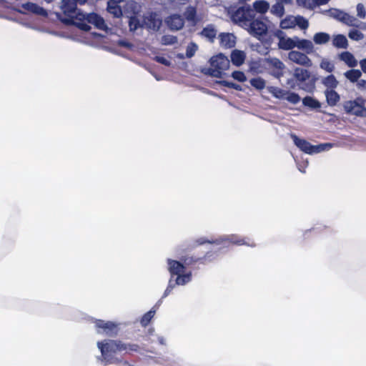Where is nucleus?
<instances>
[{
  "instance_id": "obj_1",
  "label": "nucleus",
  "mask_w": 366,
  "mask_h": 366,
  "mask_svg": "<svg viewBox=\"0 0 366 366\" xmlns=\"http://www.w3.org/2000/svg\"><path fill=\"white\" fill-rule=\"evenodd\" d=\"M61 10L68 17L63 20L65 22H71L84 31H89L91 26L88 24L94 25L97 29L107 31L108 27L104 19L96 13L84 14L76 8L74 0H61Z\"/></svg>"
},
{
  "instance_id": "obj_2",
  "label": "nucleus",
  "mask_w": 366,
  "mask_h": 366,
  "mask_svg": "<svg viewBox=\"0 0 366 366\" xmlns=\"http://www.w3.org/2000/svg\"><path fill=\"white\" fill-rule=\"evenodd\" d=\"M209 62L211 67L204 69L203 72L217 78H222L224 71L229 66V60L222 54L212 56Z\"/></svg>"
},
{
  "instance_id": "obj_3",
  "label": "nucleus",
  "mask_w": 366,
  "mask_h": 366,
  "mask_svg": "<svg viewBox=\"0 0 366 366\" xmlns=\"http://www.w3.org/2000/svg\"><path fill=\"white\" fill-rule=\"evenodd\" d=\"M255 16V11L251 7L242 6L231 14V19L245 29Z\"/></svg>"
},
{
  "instance_id": "obj_4",
  "label": "nucleus",
  "mask_w": 366,
  "mask_h": 366,
  "mask_svg": "<svg viewBox=\"0 0 366 366\" xmlns=\"http://www.w3.org/2000/svg\"><path fill=\"white\" fill-rule=\"evenodd\" d=\"M365 100L362 97H357L355 100L345 101L343 103V108L347 114L365 117Z\"/></svg>"
},
{
  "instance_id": "obj_5",
  "label": "nucleus",
  "mask_w": 366,
  "mask_h": 366,
  "mask_svg": "<svg viewBox=\"0 0 366 366\" xmlns=\"http://www.w3.org/2000/svg\"><path fill=\"white\" fill-rule=\"evenodd\" d=\"M291 138L292 139L295 144L298 148H300V149L310 154L319 153L322 151H324L326 148L332 147L330 144H323L313 146L305 139L297 137L295 134H291Z\"/></svg>"
},
{
  "instance_id": "obj_6",
  "label": "nucleus",
  "mask_w": 366,
  "mask_h": 366,
  "mask_svg": "<svg viewBox=\"0 0 366 366\" xmlns=\"http://www.w3.org/2000/svg\"><path fill=\"white\" fill-rule=\"evenodd\" d=\"M264 63L266 68L272 76L280 79L284 76L286 66L280 59L269 56L264 59Z\"/></svg>"
},
{
  "instance_id": "obj_7",
  "label": "nucleus",
  "mask_w": 366,
  "mask_h": 366,
  "mask_svg": "<svg viewBox=\"0 0 366 366\" xmlns=\"http://www.w3.org/2000/svg\"><path fill=\"white\" fill-rule=\"evenodd\" d=\"M298 26L301 29L309 26L308 21L302 16H287L280 21V27L283 29H293Z\"/></svg>"
},
{
  "instance_id": "obj_8",
  "label": "nucleus",
  "mask_w": 366,
  "mask_h": 366,
  "mask_svg": "<svg viewBox=\"0 0 366 366\" xmlns=\"http://www.w3.org/2000/svg\"><path fill=\"white\" fill-rule=\"evenodd\" d=\"M97 346L101 350L104 360L106 362L109 361L110 357L113 353L122 349L119 345L113 340H109L105 343L99 342Z\"/></svg>"
},
{
  "instance_id": "obj_9",
  "label": "nucleus",
  "mask_w": 366,
  "mask_h": 366,
  "mask_svg": "<svg viewBox=\"0 0 366 366\" xmlns=\"http://www.w3.org/2000/svg\"><path fill=\"white\" fill-rule=\"evenodd\" d=\"M249 25L245 29L254 36H260L266 34L267 26L265 23L256 16L250 21Z\"/></svg>"
},
{
  "instance_id": "obj_10",
  "label": "nucleus",
  "mask_w": 366,
  "mask_h": 366,
  "mask_svg": "<svg viewBox=\"0 0 366 366\" xmlns=\"http://www.w3.org/2000/svg\"><path fill=\"white\" fill-rule=\"evenodd\" d=\"M288 59L292 62L302 66L310 67L312 65V60L307 54L300 51L292 50L288 53Z\"/></svg>"
},
{
  "instance_id": "obj_11",
  "label": "nucleus",
  "mask_w": 366,
  "mask_h": 366,
  "mask_svg": "<svg viewBox=\"0 0 366 366\" xmlns=\"http://www.w3.org/2000/svg\"><path fill=\"white\" fill-rule=\"evenodd\" d=\"M144 28L149 30L158 31L162 25V19L156 13H149L142 17Z\"/></svg>"
},
{
  "instance_id": "obj_12",
  "label": "nucleus",
  "mask_w": 366,
  "mask_h": 366,
  "mask_svg": "<svg viewBox=\"0 0 366 366\" xmlns=\"http://www.w3.org/2000/svg\"><path fill=\"white\" fill-rule=\"evenodd\" d=\"M297 47L299 50L303 51L306 54H311L315 51L314 44L312 41L306 39H297Z\"/></svg>"
},
{
  "instance_id": "obj_13",
  "label": "nucleus",
  "mask_w": 366,
  "mask_h": 366,
  "mask_svg": "<svg viewBox=\"0 0 366 366\" xmlns=\"http://www.w3.org/2000/svg\"><path fill=\"white\" fill-rule=\"evenodd\" d=\"M220 45L224 48H232L235 46L236 36L232 33L219 34Z\"/></svg>"
},
{
  "instance_id": "obj_14",
  "label": "nucleus",
  "mask_w": 366,
  "mask_h": 366,
  "mask_svg": "<svg viewBox=\"0 0 366 366\" xmlns=\"http://www.w3.org/2000/svg\"><path fill=\"white\" fill-rule=\"evenodd\" d=\"M297 39L298 36H294L292 38L286 36L285 38H282V39H280V42H278L277 44L278 47L282 50L292 51L294 48L297 47Z\"/></svg>"
},
{
  "instance_id": "obj_15",
  "label": "nucleus",
  "mask_w": 366,
  "mask_h": 366,
  "mask_svg": "<svg viewBox=\"0 0 366 366\" xmlns=\"http://www.w3.org/2000/svg\"><path fill=\"white\" fill-rule=\"evenodd\" d=\"M167 25L172 30H179L184 24V21L180 15L174 14L167 20Z\"/></svg>"
},
{
  "instance_id": "obj_16",
  "label": "nucleus",
  "mask_w": 366,
  "mask_h": 366,
  "mask_svg": "<svg viewBox=\"0 0 366 366\" xmlns=\"http://www.w3.org/2000/svg\"><path fill=\"white\" fill-rule=\"evenodd\" d=\"M96 325L97 327L102 328L107 335H112L117 332V325L113 322H105L102 320H98L96 322Z\"/></svg>"
},
{
  "instance_id": "obj_17",
  "label": "nucleus",
  "mask_w": 366,
  "mask_h": 366,
  "mask_svg": "<svg viewBox=\"0 0 366 366\" xmlns=\"http://www.w3.org/2000/svg\"><path fill=\"white\" fill-rule=\"evenodd\" d=\"M293 76L297 81L300 82H305L310 78L311 74L310 71L302 67H296L294 69Z\"/></svg>"
},
{
  "instance_id": "obj_18",
  "label": "nucleus",
  "mask_w": 366,
  "mask_h": 366,
  "mask_svg": "<svg viewBox=\"0 0 366 366\" xmlns=\"http://www.w3.org/2000/svg\"><path fill=\"white\" fill-rule=\"evenodd\" d=\"M338 58L350 67H355L358 63L354 55L349 51H343L340 53L338 55Z\"/></svg>"
},
{
  "instance_id": "obj_19",
  "label": "nucleus",
  "mask_w": 366,
  "mask_h": 366,
  "mask_svg": "<svg viewBox=\"0 0 366 366\" xmlns=\"http://www.w3.org/2000/svg\"><path fill=\"white\" fill-rule=\"evenodd\" d=\"M22 6L24 9H26L29 11H31L34 14H38L40 16H47V11L44 8L39 6V5H37L36 4L28 2L26 4H24Z\"/></svg>"
},
{
  "instance_id": "obj_20",
  "label": "nucleus",
  "mask_w": 366,
  "mask_h": 366,
  "mask_svg": "<svg viewBox=\"0 0 366 366\" xmlns=\"http://www.w3.org/2000/svg\"><path fill=\"white\" fill-rule=\"evenodd\" d=\"M332 42V45L337 49H347L348 47V41L346 36L342 34L334 35Z\"/></svg>"
},
{
  "instance_id": "obj_21",
  "label": "nucleus",
  "mask_w": 366,
  "mask_h": 366,
  "mask_svg": "<svg viewBox=\"0 0 366 366\" xmlns=\"http://www.w3.org/2000/svg\"><path fill=\"white\" fill-rule=\"evenodd\" d=\"M327 102L330 106H335L340 101V95L335 91V89H326L325 91Z\"/></svg>"
},
{
  "instance_id": "obj_22",
  "label": "nucleus",
  "mask_w": 366,
  "mask_h": 366,
  "mask_svg": "<svg viewBox=\"0 0 366 366\" xmlns=\"http://www.w3.org/2000/svg\"><path fill=\"white\" fill-rule=\"evenodd\" d=\"M169 270L172 274L179 275L184 272V267L182 264L174 260H168Z\"/></svg>"
},
{
  "instance_id": "obj_23",
  "label": "nucleus",
  "mask_w": 366,
  "mask_h": 366,
  "mask_svg": "<svg viewBox=\"0 0 366 366\" xmlns=\"http://www.w3.org/2000/svg\"><path fill=\"white\" fill-rule=\"evenodd\" d=\"M321 82L327 89H335L339 84L336 77L332 74L323 77L321 79Z\"/></svg>"
},
{
  "instance_id": "obj_24",
  "label": "nucleus",
  "mask_w": 366,
  "mask_h": 366,
  "mask_svg": "<svg viewBox=\"0 0 366 366\" xmlns=\"http://www.w3.org/2000/svg\"><path fill=\"white\" fill-rule=\"evenodd\" d=\"M246 55L244 51L240 50H234L231 54V59L236 66L242 65L245 60Z\"/></svg>"
},
{
  "instance_id": "obj_25",
  "label": "nucleus",
  "mask_w": 366,
  "mask_h": 366,
  "mask_svg": "<svg viewBox=\"0 0 366 366\" xmlns=\"http://www.w3.org/2000/svg\"><path fill=\"white\" fill-rule=\"evenodd\" d=\"M217 30L212 24L207 25L201 32V34L209 41H213L216 37Z\"/></svg>"
},
{
  "instance_id": "obj_26",
  "label": "nucleus",
  "mask_w": 366,
  "mask_h": 366,
  "mask_svg": "<svg viewBox=\"0 0 366 366\" xmlns=\"http://www.w3.org/2000/svg\"><path fill=\"white\" fill-rule=\"evenodd\" d=\"M119 3V2L116 1H108L107 8L108 12L117 18H119L122 15V9L118 5Z\"/></svg>"
},
{
  "instance_id": "obj_27",
  "label": "nucleus",
  "mask_w": 366,
  "mask_h": 366,
  "mask_svg": "<svg viewBox=\"0 0 366 366\" xmlns=\"http://www.w3.org/2000/svg\"><path fill=\"white\" fill-rule=\"evenodd\" d=\"M330 40V35L325 32H317L313 36V41L318 45L325 44Z\"/></svg>"
},
{
  "instance_id": "obj_28",
  "label": "nucleus",
  "mask_w": 366,
  "mask_h": 366,
  "mask_svg": "<svg viewBox=\"0 0 366 366\" xmlns=\"http://www.w3.org/2000/svg\"><path fill=\"white\" fill-rule=\"evenodd\" d=\"M267 91L275 98L279 99H285L287 91L277 86H268Z\"/></svg>"
},
{
  "instance_id": "obj_29",
  "label": "nucleus",
  "mask_w": 366,
  "mask_h": 366,
  "mask_svg": "<svg viewBox=\"0 0 366 366\" xmlns=\"http://www.w3.org/2000/svg\"><path fill=\"white\" fill-rule=\"evenodd\" d=\"M253 7L257 12L265 14L269 8V4L264 0L256 1L253 3Z\"/></svg>"
},
{
  "instance_id": "obj_30",
  "label": "nucleus",
  "mask_w": 366,
  "mask_h": 366,
  "mask_svg": "<svg viewBox=\"0 0 366 366\" xmlns=\"http://www.w3.org/2000/svg\"><path fill=\"white\" fill-rule=\"evenodd\" d=\"M129 26L130 31H135L139 28H144L143 24H142V18L139 19L137 16H132L129 19Z\"/></svg>"
},
{
  "instance_id": "obj_31",
  "label": "nucleus",
  "mask_w": 366,
  "mask_h": 366,
  "mask_svg": "<svg viewBox=\"0 0 366 366\" xmlns=\"http://www.w3.org/2000/svg\"><path fill=\"white\" fill-rule=\"evenodd\" d=\"M344 75L351 82H355L360 78L362 73L358 69H351L345 72Z\"/></svg>"
},
{
  "instance_id": "obj_32",
  "label": "nucleus",
  "mask_w": 366,
  "mask_h": 366,
  "mask_svg": "<svg viewBox=\"0 0 366 366\" xmlns=\"http://www.w3.org/2000/svg\"><path fill=\"white\" fill-rule=\"evenodd\" d=\"M302 104L311 109H319L321 107L320 102L311 97H305L302 99Z\"/></svg>"
},
{
  "instance_id": "obj_33",
  "label": "nucleus",
  "mask_w": 366,
  "mask_h": 366,
  "mask_svg": "<svg viewBox=\"0 0 366 366\" xmlns=\"http://www.w3.org/2000/svg\"><path fill=\"white\" fill-rule=\"evenodd\" d=\"M320 67L328 73L332 72L335 69V64L331 61L325 58L321 60Z\"/></svg>"
},
{
  "instance_id": "obj_34",
  "label": "nucleus",
  "mask_w": 366,
  "mask_h": 366,
  "mask_svg": "<svg viewBox=\"0 0 366 366\" xmlns=\"http://www.w3.org/2000/svg\"><path fill=\"white\" fill-rule=\"evenodd\" d=\"M196 14H197V10L194 6H189L186 9V11L184 12V16L185 18L192 22H196Z\"/></svg>"
},
{
  "instance_id": "obj_35",
  "label": "nucleus",
  "mask_w": 366,
  "mask_h": 366,
  "mask_svg": "<svg viewBox=\"0 0 366 366\" xmlns=\"http://www.w3.org/2000/svg\"><path fill=\"white\" fill-rule=\"evenodd\" d=\"M249 83L252 86L259 90L264 89L266 86L265 81L261 77L251 79Z\"/></svg>"
},
{
  "instance_id": "obj_36",
  "label": "nucleus",
  "mask_w": 366,
  "mask_h": 366,
  "mask_svg": "<svg viewBox=\"0 0 366 366\" xmlns=\"http://www.w3.org/2000/svg\"><path fill=\"white\" fill-rule=\"evenodd\" d=\"M271 11L278 16H282L285 13V8L284 6L281 4V2L276 0L275 4H274L272 7Z\"/></svg>"
},
{
  "instance_id": "obj_37",
  "label": "nucleus",
  "mask_w": 366,
  "mask_h": 366,
  "mask_svg": "<svg viewBox=\"0 0 366 366\" xmlns=\"http://www.w3.org/2000/svg\"><path fill=\"white\" fill-rule=\"evenodd\" d=\"M285 99L287 100L291 104H296L300 102L301 98L297 94L287 91Z\"/></svg>"
},
{
  "instance_id": "obj_38",
  "label": "nucleus",
  "mask_w": 366,
  "mask_h": 366,
  "mask_svg": "<svg viewBox=\"0 0 366 366\" xmlns=\"http://www.w3.org/2000/svg\"><path fill=\"white\" fill-rule=\"evenodd\" d=\"M177 42V38L172 35H164L162 37L161 43L163 45H172Z\"/></svg>"
},
{
  "instance_id": "obj_39",
  "label": "nucleus",
  "mask_w": 366,
  "mask_h": 366,
  "mask_svg": "<svg viewBox=\"0 0 366 366\" xmlns=\"http://www.w3.org/2000/svg\"><path fill=\"white\" fill-rule=\"evenodd\" d=\"M191 280V272L186 274H179L176 279V285H184Z\"/></svg>"
},
{
  "instance_id": "obj_40",
  "label": "nucleus",
  "mask_w": 366,
  "mask_h": 366,
  "mask_svg": "<svg viewBox=\"0 0 366 366\" xmlns=\"http://www.w3.org/2000/svg\"><path fill=\"white\" fill-rule=\"evenodd\" d=\"M296 3L299 6L313 9H314V0H296Z\"/></svg>"
},
{
  "instance_id": "obj_41",
  "label": "nucleus",
  "mask_w": 366,
  "mask_h": 366,
  "mask_svg": "<svg viewBox=\"0 0 366 366\" xmlns=\"http://www.w3.org/2000/svg\"><path fill=\"white\" fill-rule=\"evenodd\" d=\"M328 13L330 16H332L340 21H342L343 16L345 14V12H343L340 10L336 9H332L329 10Z\"/></svg>"
},
{
  "instance_id": "obj_42",
  "label": "nucleus",
  "mask_w": 366,
  "mask_h": 366,
  "mask_svg": "<svg viewBox=\"0 0 366 366\" xmlns=\"http://www.w3.org/2000/svg\"><path fill=\"white\" fill-rule=\"evenodd\" d=\"M198 49L197 45L195 43L191 42L187 47L186 56L187 58L192 57Z\"/></svg>"
},
{
  "instance_id": "obj_43",
  "label": "nucleus",
  "mask_w": 366,
  "mask_h": 366,
  "mask_svg": "<svg viewBox=\"0 0 366 366\" xmlns=\"http://www.w3.org/2000/svg\"><path fill=\"white\" fill-rule=\"evenodd\" d=\"M348 36L355 41H360L364 38L363 34L357 29L350 31L348 34Z\"/></svg>"
},
{
  "instance_id": "obj_44",
  "label": "nucleus",
  "mask_w": 366,
  "mask_h": 366,
  "mask_svg": "<svg viewBox=\"0 0 366 366\" xmlns=\"http://www.w3.org/2000/svg\"><path fill=\"white\" fill-rule=\"evenodd\" d=\"M155 314V310H151L147 313H146L141 320V324L143 326H147L148 323L150 322L151 319L154 317Z\"/></svg>"
},
{
  "instance_id": "obj_45",
  "label": "nucleus",
  "mask_w": 366,
  "mask_h": 366,
  "mask_svg": "<svg viewBox=\"0 0 366 366\" xmlns=\"http://www.w3.org/2000/svg\"><path fill=\"white\" fill-rule=\"evenodd\" d=\"M342 22L349 26H356L357 20L354 16L345 14Z\"/></svg>"
},
{
  "instance_id": "obj_46",
  "label": "nucleus",
  "mask_w": 366,
  "mask_h": 366,
  "mask_svg": "<svg viewBox=\"0 0 366 366\" xmlns=\"http://www.w3.org/2000/svg\"><path fill=\"white\" fill-rule=\"evenodd\" d=\"M232 76L234 79H236L240 82H244L247 79L245 74L242 71H234L232 74Z\"/></svg>"
},
{
  "instance_id": "obj_47",
  "label": "nucleus",
  "mask_w": 366,
  "mask_h": 366,
  "mask_svg": "<svg viewBox=\"0 0 366 366\" xmlns=\"http://www.w3.org/2000/svg\"><path fill=\"white\" fill-rule=\"evenodd\" d=\"M357 15L361 19H364L366 16L365 6L361 3L357 5Z\"/></svg>"
},
{
  "instance_id": "obj_48",
  "label": "nucleus",
  "mask_w": 366,
  "mask_h": 366,
  "mask_svg": "<svg viewBox=\"0 0 366 366\" xmlns=\"http://www.w3.org/2000/svg\"><path fill=\"white\" fill-rule=\"evenodd\" d=\"M154 59L160 63V64H162L165 66H170L171 65V62L170 61H169L168 59H167L164 56H157L154 57Z\"/></svg>"
},
{
  "instance_id": "obj_49",
  "label": "nucleus",
  "mask_w": 366,
  "mask_h": 366,
  "mask_svg": "<svg viewBox=\"0 0 366 366\" xmlns=\"http://www.w3.org/2000/svg\"><path fill=\"white\" fill-rule=\"evenodd\" d=\"M222 84L227 87L234 88L236 90H241V86L239 84H234L232 82L225 81H223Z\"/></svg>"
},
{
  "instance_id": "obj_50",
  "label": "nucleus",
  "mask_w": 366,
  "mask_h": 366,
  "mask_svg": "<svg viewBox=\"0 0 366 366\" xmlns=\"http://www.w3.org/2000/svg\"><path fill=\"white\" fill-rule=\"evenodd\" d=\"M357 86L359 89L365 90L366 89V80L365 79H358L357 81Z\"/></svg>"
},
{
  "instance_id": "obj_51",
  "label": "nucleus",
  "mask_w": 366,
  "mask_h": 366,
  "mask_svg": "<svg viewBox=\"0 0 366 366\" xmlns=\"http://www.w3.org/2000/svg\"><path fill=\"white\" fill-rule=\"evenodd\" d=\"M118 44L121 46H124L128 49H132L133 47V45L130 42L124 40L119 41Z\"/></svg>"
},
{
  "instance_id": "obj_52",
  "label": "nucleus",
  "mask_w": 366,
  "mask_h": 366,
  "mask_svg": "<svg viewBox=\"0 0 366 366\" xmlns=\"http://www.w3.org/2000/svg\"><path fill=\"white\" fill-rule=\"evenodd\" d=\"M274 36H276L278 39V42H280V39H282V38L286 37L284 32L281 30H277L274 33Z\"/></svg>"
},
{
  "instance_id": "obj_53",
  "label": "nucleus",
  "mask_w": 366,
  "mask_h": 366,
  "mask_svg": "<svg viewBox=\"0 0 366 366\" xmlns=\"http://www.w3.org/2000/svg\"><path fill=\"white\" fill-rule=\"evenodd\" d=\"M327 2H328L327 0H314V3H315L314 8H315L318 6H320V5L326 4Z\"/></svg>"
},
{
  "instance_id": "obj_54",
  "label": "nucleus",
  "mask_w": 366,
  "mask_h": 366,
  "mask_svg": "<svg viewBox=\"0 0 366 366\" xmlns=\"http://www.w3.org/2000/svg\"><path fill=\"white\" fill-rule=\"evenodd\" d=\"M360 65L364 73L366 74V59H364L360 61Z\"/></svg>"
},
{
  "instance_id": "obj_55",
  "label": "nucleus",
  "mask_w": 366,
  "mask_h": 366,
  "mask_svg": "<svg viewBox=\"0 0 366 366\" xmlns=\"http://www.w3.org/2000/svg\"><path fill=\"white\" fill-rule=\"evenodd\" d=\"M174 287V285H172L171 284V282L169 283V286L167 287V288L166 289L165 292H164V297H166L167 296L170 292L172 291V290L173 289Z\"/></svg>"
},
{
  "instance_id": "obj_56",
  "label": "nucleus",
  "mask_w": 366,
  "mask_h": 366,
  "mask_svg": "<svg viewBox=\"0 0 366 366\" xmlns=\"http://www.w3.org/2000/svg\"><path fill=\"white\" fill-rule=\"evenodd\" d=\"M278 1L281 2V4L284 6V4H292V0H277Z\"/></svg>"
},
{
  "instance_id": "obj_57",
  "label": "nucleus",
  "mask_w": 366,
  "mask_h": 366,
  "mask_svg": "<svg viewBox=\"0 0 366 366\" xmlns=\"http://www.w3.org/2000/svg\"><path fill=\"white\" fill-rule=\"evenodd\" d=\"M75 3L79 5H84L86 3L87 0H74Z\"/></svg>"
},
{
  "instance_id": "obj_58",
  "label": "nucleus",
  "mask_w": 366,
  "mask_h": 366,
  "mask_svg": "<svg viewBox=\"0 0 366 366\" xmlns=\"http://www.w3.org/2000/svg\"><path fill=\"white\" fill-rule=\"evenodd\" d=\"M177 57L180 59H183L184 58V56L182 54H178Z\"/></svg>"
},
{
  "instance_id": "obj_59",
  "label": "nucleus",
  "mask_w": 366,
  "mask_h": 366,
  "mask_svg": "<svg viewBox=\"0 0 366 366\" xmlns=\"http://www.w3.org/2000/svg\"><path fill=\"white\" fill-rule=\"evenodd\" d=\"M159 342H160L162 345H164V339H163L162 337H160V338L159 339Z\"/></svg>"
},
{
  "instance_id": "obj_60",
  "label": "nucleus",
  "mask_w": 366,
  "mask_h": 366,
  "mask_svg": "<svg viewBox=\"0 0 366 366\" xmlns=\"http://www.w3.org/2000/svg\"><path fill=\"white\" fill-rule=\"evenodd\" d=\"M124 0H109V1H116V2H122Z\"/></svg>"
},
{
  "instance_id": "obj_61",
  "label": "nucleus",
  "mask_w": 366,
  "mask_h": 366,
  "mask_svg": "<svg viewBox=\"0 0 366 366\" xmlns=\"http://www.w3.org/2000/svg\"><path fill=\"white\" fill-rule=\"evenodd\" d=\"M47 2H51L52 0H45Z\"/></svg>"
},
{
  "instance_id": "obj_62",
  "label": "nucleus",
  "mask_w": 366,
  "mask_h": 366,
  "mask_svg": "<svg viewBox=\"0 0 366 366\" xmlns=\"http://www.w3.org/2000/svg\"><path fill=\"white\" fill-rule=\"evenodd\" d=\"M327 1H329L330 0H327Z\"/></svg>"
}]
</instances>
